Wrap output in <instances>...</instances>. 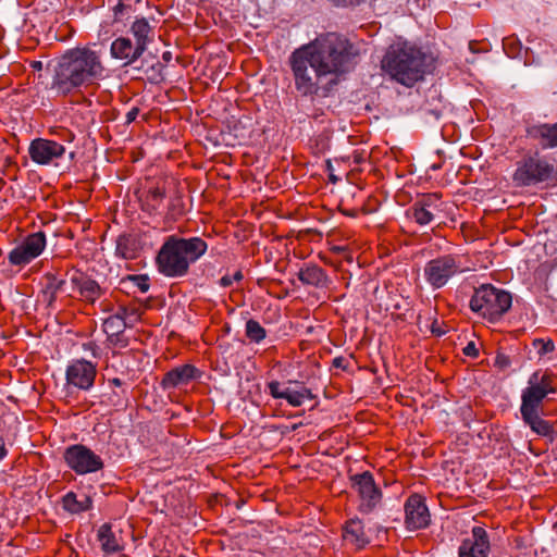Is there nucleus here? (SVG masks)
<instances>
[{
	"label": "nucleus",
	"mask_w": 557,
	"mask_h": 557,
	"mask_svg": "<svg viewBox=\"0 0 557 557\" xmlns=\"http://www.w3.org/2000/svg\"><path fill=\"white\" fill-rule=\"evenodd\" d=\"M417 205L428 208L429 210L438 212V197L435 194L426 195L421 200L416 202Z\"/></svg>",
	"instance_id": "obj_34"
},
{
	"label": "nucleus",
	"mask_w": 557,
	"mask_h": 557,
	"mask_svg": "<svg viewBox=\"0 0 557 557\" xmlns=\"http://www.w3.org/2000/svg\"><path fill=\"white\" fill-rule=\"evenodd\" d=\"M165 196L164 189L160 187L151 188L145 199V206L150 212H158L162 206Z\"/></svg>",
	"instance_id": "obj_29"
},
{
	"label": "nucleus",
	"mask_w": 557,
	"mask_h": 557,
	"mask_svg": "<svg viewBox=\"0 0 557 557\" xmlns=\"http://www.w3.org/2000/svg\"><path fill=\"white\" fill-rule=\"evenodd\" d=\"M64 460L79 475L98 472L104 467L101 457L82 444L69 446L64 451Z\"/></svg>",
	"instance_id": "obj_9"
},
{
	"label": "nucleus",
	"mask_w": 557,
	"mask_h": 557,
	"mask_svg": "<svg viewBox=\"0 0 557 557\" xmlns=\"http://www.w3.org/2000/svg\"><path fill=\"white\" fill-rule=\"evenodd\" d=\"M97 540L100 543L101 549L104 555H112L115 553H120L123 550V546L121 545L119 539L112 531V528L109 523H103L99 527L97 531Z\"/></svg>",
	"instance_id": "obj_24"
},
{
	"label": "nucleus",
	"mask_w": 557,
	"mask_h": 557,
	"mask_svg": "<svg viewBox=\"0 0 557 557\" xmlns=\"http://www.w3.org/2000/svg\"><path fill=\"white\" fill-rule=\"evenodd\" d=\"M350 480L351 487L359 496V511L364 515L374 511L381 504L382 492L375 484L372 473L369 471L357 473Z\"/></svg>",
	"instance_id": "obj_10"
},
{
	"label": "nucleus",
	"mask_w": 557,
	"mask_h": 557,
	"mask_svg": "<svg viewBox=\"0 0 557 557\" xmlns=\"http://www.w3.org/2000/svg\"><path fill=\"white\" fill-rule=\"evenodd\" d=\"M132 280L141 293L148 292L150 284L149 278L146 275H135Z\"/></svg>",
	"instance_id": "obj_36"
},
{
	"label": "nucleus",
	"mask_w": 557,
	"mask_h": 557,
	"mask_svg": "<svg viewBox=\"0 0 557 557\" xmlns=\"http://www.w3.org/2000/svg\"><path fill=\"white\" fill-rule=\"evenodd\" d=\"M245 331H246V336L249 338V341L257 343V344L262 342L267 336V332L261 326V324L258 321L252 320V319H250L246 322Z\"/></svg>",
	"instance_id": "obj_31"
},
{
	"label": "nucleus",
	"mask_w": 557,
	"mask_h": 557,
	"mask_svg": "<svg viewBox=\"0 0 557 557\" xmlns=\"http://www.w3.org/2000/svg\"><path fill=\"white\" fill-rule=\"evenodd\" d=\"M497 363H499L500 366H507L508 364V361L505 357H500L498 356L497 359H496Z\"/></svg>",
	"instance_id": "obj_47"
},
{
	"label": "nucleus",
	"mask_w": 557,
	"mask_h": 557,
	"mask_svg": "<svg viewBox=\"0 0 557 557\" xmlns=\"http://www.w3.org/2000/svg\"><path fill=\"white\" fill-rule=\"evenodd\" d=\"M107 77L102 50L97 44L67 49L53 69L51 89L66 96L82 91Z\"/></svg>",
	"instance_id": "obj_2"
},
{
	"label": "nucleus",
	"mask_w": 557,
	"mask_h": 557,
	"mask_svg": "<svg viewBox=\"0 0 557 557\" xmlns=\"http://www.w3.org/2000/svg\"><path fill=\"white\" fill-rule=\"evenodd\" d=\"M109 384H110L111 386L121 387V386L123 385V382H122V380H121V379H119V377H113V379H110V380H109Z\"/></svg>",
	"instance_id": "obj_45"
},
{
	"label": "nucleus",
	"mask_w": 557,
	"mask_h": 557,
	"mask_svg": "<svg viewBox=\"0 0 557 557\" xmlns=\"http://www.w3.org/2000/svg\"><path fill=\"white\" fill-rule=\"evenodd\" d=\"M115 252L125 260L136 259L138 256V247L135 239L128 236H120L116 242Z\"/></svg>",
	"instance_id": "obj_28"
},
{
	"label": "nucleus",
	"mask_w": 557,
	"mask_h": 557,
	"mask_svg": "<svg viewBox=\"0 0 557 557\" xmlns=\"http://www.w3.org/2000/svg\"><path fill=\"white\" fill-rule=\"evenodd\" d=\"M554 164L537 154L524 158L513 173L519 186H530L549 180L554 174Z\"/></svg>",
	"instance_id": "obj_8"
},
{
	"label": "nucleus",
	"mask_w": 557,
	"mask_h": 557,
	"mask_svg": "<svg viewBox=\"0 0 557 557\" xmlns=\"http://www.w3.org/2000/svg\"><path fill=\"white\" fill-rule=\"evenodd\" d=\"M73 289L79 295L81 300L94 305L100 299L104 289L91 277L82 272H74L70 277Z\"/></svg>",
	"instance_id": "obj_16"
},
{
	"label": "nucleus",
	"mask_w": 557,
	"mask_h": 557,
	"mask_svg": "<svg viewBox=\"0 0 557 557\" xmlns=\"http://www.w3.org/2000/svg\"><path fill=\"white\" fill-rule=\"evenodd\" d=\"M405 523L408 530H419L429 525V509L420 495H411L405 504Z\"/></svg>",
	"instance_id": "obj_15"
},
{
	"label": "nucleus",
	"mask_w": 557,
	"mask_h": 557,
	"mask_svg": "<svg viewBox=\"0 0 557 557\" xmlns=\"http://www.w3.org/2000/svg\"><path fill=\"white\" fill-rule=\"evenodd\" d=\"M462 271L459 256L443 255L425 263L423 276L433 289H438L444 287L454 276L462 273Z\"/></svg>",
	"instance_id": "obj_7"
},
{
	"label": "nucleus",
	"mask_w": 557,
	"mask_h": 557,
	"mask_svg": "<svg viewBox=\"0 0 557 557\" xmlns=\"http://www.w3.org/2000/svg\"><path fill=\"white\" fill-rule=\"evenodd\" d=\"M463 354L469 357H476L479 350L476 349L475 344L471 342L463 348Z\"/></svg>",
	"instance_id": "obj_39"
},
{
	"label": "nucleus",
	"mask_w": 557,
	"mask_h": 557,
	"mask_svg": "<svg viewBox=\"0 0 557 557\" xmlns=\"http://www.w3.org/2000/svg\"><path fill=\"white\" fill-rule=\"evenodd\" d=\"M8 260L11 265L24 267L30 263L34 259L21 245H17L9 252Z\"/></svg>",
	"instance_id": "obj_30"
},
{
	"label": "nucleus",
	"mask_w": 557,
	"mask_h": 557,
	"mask_svg": "<svg viewBox=\"0 0 557 557\" xmlns=\"http://www.w3.org/2000/svg\"><path fill=\"white\" fill-rule=\"evenodd\" d=\"M491 544L487 532L482 527H473L471 534L461 542L459 557H487Z\"/></svg>",
	"instance_id": "obj_13"
},
{
	"label": "nucleus",
	"mask_w": 557,
	"mask_h": 557,
	"mask_svg": "<svg viewBox=\"0 0 557 557\" xmlns=\"http://www.w3.org/2000/svg\"><path fill=\"white\" fill-rule=\"evenodd\" d=\"M138 112L139 110L137 108H132L127 113H126V122L127 123H132L136 120L137 115H138Z\"/></svg>",
	"instance_id": "obj_42"
},
{
	"label": "nucleus",
	"mask_w": 557,
	"mask_h": 557,
	"mask_svg": "<svg viewBox=\"0 0 557 557\" xmlns=\"http://www.w3.org/2000/svg\"><path fill=\"white\" fill-rule=\"evenodd\" d=\"M297 276L304 285L315 288L327 287L331 283L326 272L314 263H305L299 269Z\"/></svg>",
	"instance_id": "obj_21"
},
{
	"label": "nucleus",
	"mask_w": 557,
	"mask_h": 557,
	"mask_svg": "<svg viewBox=\"0 0 557 557\" xmlns=\"http://www.w3.org/2000/svg\"><path fill=\"white\" fill-rule=\"evenodd\" d=\"M436 213L437 212L414 203L411 216L418 224L428 225L434 220Z\"/></svg>",
	"instance_id": "obj_32"
},
{
	"label": "nucleus",
	"mask_w": 557,
	"mask_h": 557,
	"mask_svg": "<svg viewBox=\"0 0 557 557\" xmlns=\"http://www.w3.org/2000/svg\"><path fill=\"white\" fill-rule=\"evenodd\" d=\"M83 348L90 351L95 358L99 356V347L94 342L83 344Z\"/></svg>",
	"instance_id": "obj_38"
},
{
	"label": "nucleus",
	"mask_w": 557,
	"mask_h": 557,
	"mask_svg": "<svg viewBox=\"0 0 557 557\" xmlns=\"http://www.w3.org/2000/svg\"><path fill=\"white\" fill-rule=\"evenodd\" d=\"M129 33L135 39V45L144 53L147 50L148 45L153 40L154 32L153 27L149 22L141 17L133 22L129 28Z\"/></svg>",
	"instance_id": "obj_23"
},
{
	"label": "nucleus",
	"mask_w": 557,
	"mask_h": 557,
	"mask_svg": "<svg viewBox=\"0 0 557 557\" xmlns=\"http://www.w3.org/2000/svg\"><path fill=\"white\" fill-rule=\"evenodd\" d=\"M532 346L536 350L539 357L546 356L555 350V343L549 338H535L532 342Z\"/></svg>",
	"instance_id": "obj_33"
},
{
	"label": "nucleus",
	"mask_w": 557,
	"mask_h": 557,
	"mask_svg": "<svg viewBox=\"0 0 557 557\" xmlns=\"http://www.w3.org/2000/svg\"><path fill=\"white\" fill-rule=\"evenodd\" d=\"M110 54L113 59L123 61L124 66L134 64L144 53L127 37L114 39L110 47Z\"/></svg>",
	"instance_id": "obj_18"
},
{
	"label": "nucleus",
	"mask_w": 557,
	"mask_h": 557,
	"mask_svg": "<svg viewBox=\"0 0 557 557\" xmlns=\"http://www.w3.org/2000/svg\"><path fill=\"white\" fill-rule=\"evenodd\" d=\"M28 152L35 163L46 165L61 158L65 148L54 140L37 138L30 143Z\"/></svg>",
	"instance_id": "obj_14"
},
{
	"label": "nucleus",
	"mask_w": 557,
	"mask_h": 557,
	"mask_svg": "<svg viewBox=\"0 0 557 557\" xmlns=\"http://www.w3.org/2000/svg\"><path fill=\"white\" fill-rule=\"evenodd\" d=\"M511 295L491 284H484L474 290L470 300L472 311L491 322L498 320L511 307Z\"/></svg>",
	"instance_id": "obj_6"
},
{
	"label": "nucleus",
	"mask_w": 557,
	"mask_h": 557,
	"mask_svg": "<svg viewBox=\"0 0 557 557\" xmlns=\"http://www.w3.org/2000/svg\"><path fill=\"white\" fill-rule=\"evenodd\" d=\"M115 314H121L125 317V321L128 319V310L126 308H120L119 311Z\"/></svg>",
	"instance_id": "obj_46"
},
{
	"label": "nucleus",
	"mask_w": 557,
	"mask_h": 557,
	"mask_svg": "<svg viewBox=\"0 0 557 557\" xmlns=\"http://www.w3.org/2000/svg\"><path fill=\"white\" fill-rule=\"evenodd\" d=\"M333 366L335 368H339V369L346 370L347 367H348V361L344 357H336V358L333 359Z\"/></svg>",
	"instance_id": "obj_40"
},
{
	"label": "nucleus",
	"mask_w": 557,
	"mask_h": 557,
	"mask_svg": "<svg viewBox=\"0 0 557 557\" xmlns=\"http://www.w3.org/2000/svg\"><path fill=\"white\" fill-rule=\"evenodd\" d=\"M97 366L85 359H74L65 370V387L69 391H89L95 383Z\"/></svg>",
	"instance_id": "obj_11"
},
{
	"label": "nucleus",
	"mask_w": 557,
	"mask_h": 557,
	"mask_svg": "<svg viewBox=\"0 0 557 557\" xmlns=\"http://www.w3.org/2000/svg\"><path fill=\"white\" fill-rule=\"evenodd\" d=\"M62 508L72 513L77 515L91 509L92 499L88 495L78 497L76 493L69 492L62 497Z\"/></svg>",
	"instance_id": "obj_25"
},
{
	"label": "nucleus",
	"mask_w": 557,
	"mask_h": 557,
	"mask_svg": "<svg viewBox=\"0 0 557 557\" xmlns=\"http://www.w3.org/2000/svg\"><path fill=\"white\" fill-rule=\"evenodd\" d=\"M162 64L157 61L154 64L150 66V70L152 72L151 78H157L161 74Z\"/></svg>",
	"instance_id": "obj_41"
},
{
	"label": "nucleus",
	"mask_w": 557,
	"mask_h": 557,
	"mask_svg": "<svg viewBox=\"0 0 557 557\" xmlns=\"http://www.w3.org/2000/svg\"><path fill=\"white\" fill-rule=\"evenodd\" d=\"M269 394L275 399H285L292 407H300L307 399H313L311 389L302 382L289 380L286 384L271 381L267 384Z\"/></svg>",
	"instance_id": "obj_12"
},
{
	"label": "nucleus",
	"mask_w": 557,
	"mask_h": 557,
	"mask_svg": "<svg viewBox=\"0 0 557 557\" xmlns=\"http://www.w3.org/2000/svg\"><path fill=\"white\" fill-rule=\"evenodd\" d=\"M114 346H119L121 348L126 347L127 342L122 338V335H119V339H113V343H111Z\"/></svg>",
	"instance_id": "obj_44"
},
{
	"label": "nucleus",
	"mask_w": 557,
	"mask_h": 557,
	"mask_svg": "<svg viewBox=\"0 0 557 557\" xmlns=\"http://www.w3.org/2000/svg\"><path fill=\"white\" fill-rule=\"evenodd\" d=\"M198 376V370L191 364H183L166 372L161 381L163 389H172L189 384Z\"/></svg>",
	"instance_id": "obj_19"
},
{
	"label": "nucleus",
	"mask_w": 557,
	"mask_h": 557,
	"mask_svg": "<svg viewBox=\"0 0 557 557\" xmlns=\"http://www.w3.org/2000/svg\"><path fill=\"white\" fill-rule=\"evenodd\" d=\"M41 289L39 299L48 308L53 309L57 302L58 294L64 292L66 280L57 272L48 271L40 280Z\"/></svg>",
	"instance_id": "obj_17"
},
{
	"label": "nucleus",
	"mask_w": 557,
	"mask_h": 557,
	"mask_svg": "<svg viewBox=\"0 0 557 557\" xmlns=\"http://www.w3.org/2000/svg\"><path fill=\"white\" fill-rule=\"evenodd\" d=\"M8 455V449L5 447V443L2 436H0V460H2Z\"/></svg>",
	"instance_id": "obj_43"
},
{
	"label": "nucleus",
	"mask_w": 557,
	"mask_h": 557,
	"mask_svg": "<svg viewBox=\"0 0 557 557\" xmlns=\"http://www.w3.org/2000/svg\"><path fill=\"white\" fill-rule=\"evenodd\" d=\"M243 278L242 271H236L233 275H224L220 278V285L222 287H230L234 282H238Z\"/></svg>",
	"instance_id": "obj_35"
},
{
	"label": "nucleus",
	"mask_w": 557,
	"mask_h": 557,
	"mask_svg": "<svg viewBox=\"0 0 557 557\" xmlns=\"http://www.w3.org/2000/svg\"><path fill=\"white\" fill-rule=\"evenodd\" d=\"M556 393L552 375L535 371L528 380V385L521 393L520 412L522 420L540 436H552V424L541 418L542 405L549 394Z\"/></svg>",
	"instance_id": "obj_5"
},
{
	"label": "nucleus",
	"mask_w": 557,
	"mask_h": 557,
	"mask_svg": "<svg viewBox=\"0 0 557 557\" xmlns=\"http://www.w3.org/2000/svg\"><path fill=\"white\" fill-rule=\"evenodd\" d=\"M425 55L416 46L407 41L391 45L382 61L381 69L392 79L411 87L425 74Z\"/></svg>",
	"instance_id": "obj_4"
},
{
	"label": "nucleus",
	"mask_w": 557,
	"mask_h": 557,
	"mask_svg": "<svg viewBox=\"0 0 557 557\" xmlns=\"http://www.w3.org/2000/svg\"><path fill=\"white\" fill-rule=\"evenodd\" d=\"M337 7H355L359 4L362 0H330Z\"/></svg>",
	"instance_id": "obj_37"
},
{
	"label": "nucleus",
	"mask_w": 557,
	"mask_h": 557,
	"mask_svg": "<svg viewBox=\"0 0 557 557\" xmlns=\"http://www.w3.org/2000/svg\"><path fill=\"white\" fill-rule=\"evenodd\" d=\"M207 243L198 236L165 238L156 258L158 271L166 277L178 278L187 275L190 264L207 251Z\"/></svg>",
	"instance_id": "obj_3"
},
{
	"label": "nucleus",
	"mask_w": 557,
	"mask_h": 557,
	"mask_svg": "<svg viewBox=\"0 0 557 557\" xmlns=\"http://www.w3.org/2000/svg\"><path fill=\"white\" fill-rule=\"evenodd\" d=\"M127 322L125 317L121 314H113L103 321V331L108 335V341L113 343V339H119V335H122Z\"/></svg>",
	"instance_id": "obj_27"
},
{
	"label": "nucleus",
	"mask_w": 557,
	"mask_h": 557,
	"mask_svg": "<svg viewBox=\"0 0 557 557\" xmlns=\"http://www.w3.org/2000/svg\"><path fill=\"white\" fill-rule=\"evenodd\" d=\"M20 245L28 252L33 259H36L42 253L46 247V235L44 232L33 233L28 235Z\"/></svg>",
	"instance_id": "obj_26"
},
{
	"label": "nucleus",
	"mask_w": 557,
	"mask_h": 557,
	"mask_svg": "<svg viewBox=\"0 0 557 557\" xmlns=\"http://www.w3.org/2000/svg\"><path fill=\"white\" fill-rule=\"evenodd\" d=\"M163 59H164L165 61H170V60H171V52H164V53H163Z\"/></svg>",
	"instance_id": "obj_48"
},
{
	"label": "nucleus",
	"mask_w": 557,
	"mask_h": 557,
	"mask_svg": "<svg viewBox=\"0 0 557 557\" xmlns=\"http://www.w3.org/2000/svg\"><path fill=\"white\" fill-rule=\"evenodd\" d=\"M357 55L354 45L335 33L301 46L290 55L296 89L304 96H326Z\"/></svg>",
	"instance_id": "obj_1"
},
{
	"label": "nucleus",
	"mask_w": 557,
	"mask_h": 557,
	"mask_svg": "<svg viewBox=\"0 0 557 557\" xmlns=\"http://www.w3.org/2000/svg\"><path fill=\"white\" fill-rule=\"evenodd\" d=\"M530 138L539 141L542 149L557 148V123H543L528 127Z\"/></svg>",
	"instance_id": "obj_20"
},
{
	"label": "nucleus",
	"mask_w": 557,
	"mask_h": 557,
	"mask_svg": "<svg viewBox=\"0 0 557 557\" xmlns=\"http://www.w3.org/2000/svg\"><path fill=\"white\" fill-rule=\"evenodd\" d=\"M343 537L348 544L356 548H362L370 543V539L364 531V525L358 518L350 519L346 522Z\"/></svg>",
	"instance_id": "obj_22"
}]
</instances>
